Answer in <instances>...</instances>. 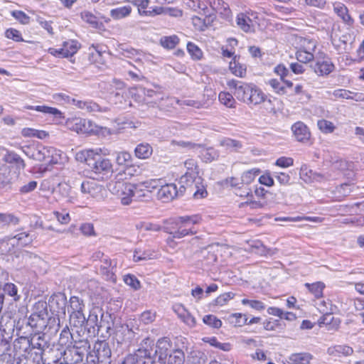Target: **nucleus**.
I'll return each instance as SVG.
<instances>
[{
	"label": "nucleus",
	"instance_id": "bb28decb",
	"mask_svg": "<svg viewBox=\"0 0 364 364\" xmlns=\"http://www.w3.org/2000/svg\"><path fill=\"white\" fill-rule=\"evenodd\" d=\"M25 109H33V110H36L37 112H42L44 114H48L53 115L55 117H58V118L63 117L62 112L59 109H58L55 107H51L45 106V105H42V106L26 105V106H25Z\"/></svg>",
	"mask_w": 364,
	"mask_h": 364
},
{
	"label": "nucleus",
	"instance_id": "4468645a",
	"mask_svg": "<svg viewBox=\"0 0 364 364\" xmlns=\"http://www.w3.org/2000/svg\"><path fill=\"white\" fill-rule=\"evenodd\" d=\"M54 151L55 149L52 147L38 146L32 152L31 158L39 161H46L48 164H53L55 163L53 158Z\"/></svg>",
	"mask_w": 364,
	"mask_h": 364
},
{
	"label": "nucleus",
	"instance_id": "dca6fc26",
	"mask_svg": "<svg viewBox=\"0 0 364 364\" xmlns=\"http://www.w3.org/2000/svg\"><path fill=\"white\" fill-rule=\"evenodd\" d=\"M86 318L83 314V311L81 312H70V324L72 327V330L76 328V332L80 335L85 334L86 331L85 328Z\"/></svg>",
	"mask_w": 364,
	"mask_h": 364
},
{
	"label": "nucleus",
	"instance_id": "5701e85b",
	"mask_svg": "<svg viewBox=\"0 0 364 364\" xmlns=\"http://www.w3.org/2000/svg\"><path fill=\"white\" fill-rule=\"evenodd\" d=\"M327 353L331 356H349L353 353V349L347 345H336L327 349Z\"/></svg>",
	"mask_w": 364,
	"mask_h": 364
},
{
	"label": "nucleus",
	"instance_id": "393cba45",
	"mask_svg": "<svg viewBox=\"0 0 364 364\" xmlns=\"http://www.w3.org/2000/svg\"><path fill=\"white\" fill-rule=\"evenodd\" d=\"M156 347L155 354H159V359H162L163 356L167 355L168 350L171 348V342L168 338L164 337L158 340Z\"/></svg>",
	"mask_w": 364,
	"mask_h": 364
},
{
	"label": "nucleus",
	"instance_id": "ddd939ff",
	"mask_svg": "<svg viewBox=\"0 0 364 364\" xmlns=\"http://www.w3.org/2000/svg\"><path fill=\"white\" fill-rule=\"evenodd\" d=\"M102 263L100 267L101 274L107 281L115 283L117 282V277L114 269L116 268L117 262L105 257L103 260H102Z\"/></svg>",
	"mask_w": 364,
	"mask_h": 364
},
{
	"label": "nucleus",
	"instance_id": "aec40b11",
	"mask_svg": "<svg viewBox=\"0 0 364 364\" xmlns=\"http://www.w3.org/2000/svg\"><path fill=\"white\" fill-rule=\"evenodd\" d=\"M333 11L348 26L353 24L354 21L349 15L348 8L343 3L336 2L333 4Z\"/></svg>",
	"mask_w": 364,
	"mask_h": 364
},
{
	"label": "nucleus",
	"instance_id": "6e6552de",
	"mask_svg": "<svg viewBox=\"0 0 364 364\" xmlns=\"http://www.w3.org/2000/svg\"><path fill=\"white\" fill-rule=\"evenodd\" d=\"M230 88L235 90V96L240 101L247 103L255 87L254 84H248L238 80H232L228 82Z\"/></svg>",
	"mask_w": 364,
	"mask_h": 364
},
{
	"label": "nucleus",
	"instance_id": "423d86ee",
	"mask_svg": "<svg viewBox=\"0 0 364 364\" xmlns=\"http://www.w3.org/2000/svg\"><path fill=\"white\" fill-rule=\"evenodd\" d=\"M186 186L181 184L179 190L177 189L176 184L168 183L160 186L157 192V198L161 201L166 203L172 200L178 196H182L186 191Z\"/></svg>",
	"mask_w": 364,
	"mask_h": 364
},
{
	"label": "nucleus",
	"instance_id": "c9c22d12",
	"mask_svg": "<svg viewBox=\"0 0 364 364\" xmlns=\"http://www.w3.org/2000/svg\"><path fill=\"white\" fill-rule=\"evenodd\" d=\"M19 221V218L11 213H0V228H4L11 225H16Z\"/></svg>",
	"mask_w": 364,
	"mask_h": 364
},
{
	"label": "nucleus",
	"instance_id": "79ce46f5",
	"mask_svg": "<svg viewBox=\"0 0 364 364\" xmlns=\"http://www.w3.org/2000/svg\"><path fill=\"white\" fill-rule=\"evenodd\" d=\"M161 183V179H151L146 181L136 186L138 187V190L140 191L146 189L151 192L153 189H156L159 187Z\"/></svg>",
	"mask_w": 364,
	"mask_h": 364
},
{
	"label": "nucleus",
	"instance_id": "864d4df0",
	"mask_svg": "<svg viewBox=\"0 0 364 364\" xmlns=\"http://www.w3.org/2000/svg\"><path fill=\"white\" fill-rule=\"evenodd\" d=\"M161 45L168 49H172L178 43V38L176 36H165L161 38Z\"/></svg>",
	"mask_w": 364,
	"mask_h": 364
},
{
	"label": "nucleus",
	"instance_id": "6ab92c4d",
	"mask_svg": "<svg viewBox=\"0 0 364 364\" xmlns=\"http://www.w3.org/2000/svg\"><path fill=\"white\" fill-rule=\"evenodd\" d=\"M53 192L68 203H73L75 200V196L72 195L71 186L65 182L59 183L58 186L53 189Z\"/></svg>",
	"mask_w": 364,
	"mask_h": 364
},
{
	"label": "nucleus",
	"instance_id": "0eeeda50",
	"mask_svg": "<svg viewBox=\"0 0 364 364\" xmlns=\"http://www.w3.org/2000/svg\"><path fill=\"white\" fill-rule=\"evenodd\" d=\"M48 320V318L42 317L37 314H31L27 319L22 321V326H19L20 321L18 322V328L19 331L23 330V324L26 321V328H30L35 334H38L43 332L47 327Z\"/></svg>",
	"mask_w": 364,
	"mask_h": 364
},
{
	"label": "nucleus",
	"instance_id": "c756f323",
	"mask_svg": "<svg viewBox=\"0 0 364 364\" xmlns=\"http://www.w3.org/2000/svg\"><path fill=\"white\" fill-rule=\"evenodd\" d=\"M265 95L262 91L255 85L252 93L250 94L249 99L246 104L249 105H258L264 101Z\"/></svg>",
	"mask_w": 364,
	"mask_h": 364
},
{
	"label": "nucleus",
	"instance_id": "3c124183",
	"mask_svg": "<svg viewBox=\"0 0 364 364\" xmlns=\"http://www.w3.org/2000/svg\"><path fill=\"white\" fill-rule=\"evenodd\" d=\"M320 312L323 314V316L319 319V323L326 326L331 325L334 321L333 309L331 308H330V309H320Z\"/></svg>",
	"mask_w": 364,
	"mask_h": 364
},
{
	"label": "nucleus",
	"instance_id": "69168bd1",
	"mask_svg": "<svg viewBox=\"0 0 364 364\" xmlns=\"http://www.w3.org/2000/svg\"><path fill=\"white\" fill-rule=\"evenodd\" d=\"M51 302L55 301L59 309H61L65 314V308L66 305V297L65 294H54L51 296Z\"/></svg>",
	"mask_w": 364,
	"mask_h": 364
},
{
	"label": "nucleus",
	"instance_id": "09e8293b",
	"mask_svg": "<svg viewBox=\"0 0 364 364\" xmlns=\"http://www.w3.org/2000/svg\"><path fill=\"white\" fill-rule=\"evenodd\" d=\"M171 144L178 146V147H180L183 149H186V150H196L199 148H201L200 144H196V143L188 141H183V140H180V141L173 140L171 141Z\"/></svg>",
	"mask_w": 364,
	"mask_h": 364
},
{
	"label": "nucleus",
	"instance_id": "6e6d98bb",
	"mask_svg": "<svg viewBox=\"0 0 364 364\" xmlns=\"http://www.w3.org/2000/svg\"><path fill=\"white\" fill-rule=\"evenodd\" d=\"M315 171L308 168L306 166H301L300 169V176L305 182L312 183L314 182Z\"/></svg>",
	"mask_w": 364,
	"mask_h": 364
},
{
	"label": "nucleus",
	"instance_id": "c85d7f7f",
	"mask_svg": "<svg viewBox=\"0 0 364 364\" xmlns=\"http://www.w3.org/2000/svg\"><path fill=\"white\" fill-rule=\"evenodd\" d=\"M153 152L152 147L147 143L138 144L134 149L135 156L141 159H149Z\"/></svg>",
	"mask_w": 364,
	"mask_h": 364
},
{
	"label": "nucleus",
	"instance_id": "e2e57ef3",
	"mask_svg": "<svg viewBox=\"0 0 364 364\" xmlns=\"http://www.w3.org/2000/svg\"><path fill=\"white\" fill-rule=\"evenodd\" d=\"M203 322L209 325L212 327L218 328L222 326V322L220 320L216 318V316L213 315H206L203 317Z\"/></svg>",
	"mask_w": 364,
	"mask_h": 364
},
{
	"label": "nucleus",
	"instance_id": "052dcab7",
	"mask_svg": "<svg viewBox=\"0 0 364 364\" xmlns=\"http://www.w3.org/2000/svg\"><path fill=\"white\" fill-rule=\"evenodd\" d=\"M153 252L151 251H141L140 249L136 250L134 253V260L135 262H139L151 259L153 256Z\"/></svg>",
	"mask_w": 364,
	"mask_h": 364
},
{
	"label": "nucleus",
	"instance_id": "39448f33",
	"mask_svg": "<svg viewBox=\"0 0 364 364\" xmlns=\"http://www.w3.org/2000/svg\"><path fill=\"white\" fill-rule=\"evenodd\" d=\"M12 259L19 268H28L41 262L40 256L26 250L16 251Z\"/></svg>",
	"mask_w": 364,
	"mask_h": 364
},
{
	"label": "nucleus",
	"instance_id": "20e7f679",
	"mask_svg": "<svg viewBox=\"0 0 364 364\" xmlns=\"http://www.w3.org/2000/svg\"><path fill=\"white\" fill-rule=\"evenodd\" d=\"M184 166L186 172L181 177L180 183L191 188L193 183L196 182V187H197L196 184L201 181V178L198 176L199 168L197 162L193 159H188L184 162Z\"/></svg>",
	"mask_w": 364,
	"mask_h": 364
},
{
	"label": "nucleus",
	"instance_id": "f8f14e48",
	"mask_svg": "<svg viewBox=\"0 0 364 364\" xmlns=\"http://www.w3.org/2000/svg\"><path fill=\"white\" fill-rule=\"evenodd\" d=\"M314 72L318 75H328L334 69V65L331 59L323 55V57L316 58V62L314 65H311Z\"/></svg>",
	"mask_w": 364,
	"mask_h": 364
},
{
	"label": "nucleus",
	"instance_id": "f3484780",
	"mask_svg": "<svg viewBox=\"0 0 364 364\" xmlns=\"http://www.w3.org/2000/svg\"><path fill=\"white\" fill-rule=\"evenodd\" d=\"M294 136L300 142H306L309 140L311 133L307 126L302 122H297L291 127Z\"/></svg>",
	"mask_w": 364,
	"mask_h": 364
},
{
	"label": "nucleus",
	"instance_id": "f704fd0d",
	"mask_svg": "<svg viewBox=\"0 0 364 364\" xmlns=\"http://www.w3.org/2000/svg\"><path fill=\"white\" fill-rule=\"evenodd\" d=\"M8 240H16L17 245L21 246H27L33 242V237L28 232H22L14 236H9Z\"/></svg>",
	"mask_w": 364,
	"mask_h": 364
},
{
	"label": "nucleus",
	"instance_id": "72a5a7b5",
	"mask_svg": "<svg viewBox=\"0 0 364 364\" xmlns=\"http://www.w3.org/2000/svg\"><path fill=\"white\" fill-rule=\"evenodd\" d=\"M75 129L77 132L82 134L90 133L93 131L92 124L90 120L78 118L75 119Z\"/></svg>",
	"mask_w": 364,
	"mask_h": 364
},
{
	"label": "nucleus",
	"instance_id": "680f3d73",
	"mask_svg": "<svg viewBox=\"0 0 364 364\" xmlns=\"http://www.w3.org/2000/svg\"><path fill=\"white\" fill-rule=\"evenodd\" d=\"M187 50L193 58L199 60L201 58L203 53L201 50L193 43L187 44Z\"/></svg>",
	"mask_w": 364,
	"mask_h": 364
},
{
	"label": "nucleus",
	"instance_id": "ea45409f",
	"mask_svg": "<svg viewBox=\"0 0 364 364\" xmlns=\"http://www.w3.org/2000/svg\"><path fill=\"white\" fill-rule=\"evenodd\" d=\"M47 308L48 306L46 301H38L33 305V312L31 314H37L39 315L40 316L48 318V313Z\"/></svg>",
	"mask_w": 364,
	"mask_h": 364
},
{
	"label": "nucleus",
	"instance_id": "de8ad7c7",
	"mask_svg": "<svg viewBox=\"0 0 364 364\" xmlns=\"http://www.w3.org/2000/svg\"><path fill=\"white\" fill-rule=\"evenodd\" d=\"M259 173V170L255 168L245 171L241 176L242 183L245 185L251 183Z\"/></svg>",
	"mask_w": 364,
	"mask_h": 364
},
{
	"label": "nucleus",
	"instance_id": "8fccbe9b",
	"mask_svg": "<svg viewBox=\"0 0 364 364\" xmlns=\"http://www.w3.org/2000/svg\"><path fill=\"white\" fill-rule=\"evenodd\" d=\"M85 307V304L83 301L80 299L78 296H71L70 299V308L71 309V312H81L83 311V309Z\"/></svg>",
	"mask_w": 364,
	"mask_h": 364
},
{
	"label": "nucleus",
	"instance_id": "5fc2aeb1",
	"mask_svg": "<svg viewBox=\"0 0 364 364\" xmlns=\"http://www.w3.org/2000/svg\"><path fill=\"white\" fill-rule=\"evenodd\" d=\"M219 100L228 107L232 108L235 107L236 103L232 95L228 92H222L219 94Z\"/></svg>",
	"mask_w": 364,
	"mask_h": 364
},
{
	"label": "nucleus",
	"instance_id": "4be33fe9",
	"mask_svg": "<svg viewBox=\"0 0 364 364\" xmlns=\"http://www.w3.org/2000/svg\"><path fill=\"white\" fill-rule=\"evenodd\" d=\"M144 100L146 104H152V106L158 105L165 97L163 92L150 89H144Z\"/></svg>",
	"mask_w": 364,
	"mask_h": 364
},
{
	"label": "nucleus",
	"instance_id": "37998d69",
	"mask_svg": "<svg viewBox=\"0 0 364 364\" xmlns=\"http://www.w3.org/2000/svg\"><path fill=\"white\" fill-rule=\"evenodd\" d=\"M132 155L127 151H120L116 154V163L119 166H129L132 162Z\"/></svg>",
	"mask_w": 364,
	"mask_h": 364
},
{
	"label": "nucleus",
	"instance_id": "4c0bfd02",
	"mask_svg": "<svg viewBox=\"0 0 364 364\" xmlns=\"http://www.w3.org/2000/svg\"><path fill=\"white\" fill-rule=\"evenodd\" d=\"M78 48L79 46L77 41L73 40L65 41L62 47V50H64V57L73 56L77 53Z\"/></svg>",
	"mask_w": 364,
	"mask_h": 364
},
{
	"label": "nucleus",
	"instance_id": "2eb2a0df",
	"mask_svg": "<svg viewBox=\"0 0 364 364\" xmlns=\"http://www.w3.org/2000/svg\"><path fill=\"white\" fill-rule=\"evenodd\" d=\"M139 191L138 187L132 183H123L122 187L121 202L123 205H129L133 200H136L140 196H136Z\"/></svg>",
	"mask_w": 364,
	"mask_h": 364
},
{
	"label": "nucleus",
	"instance_id": "cd10ccee",
	"mask_svg": "<svg viewBox=\"0 0 364 364\" xmlns=\"http://www.w3.org/2000/svg\"><path fill=\"white\" fill-rule=\"evenodd\" d=\"M196 255L199 259L205 262L208 265L213 264L217 260V256L210 250V247L202 249L197 252Z\"/></svg>",
	"mask_w": 364,
	"mask_h": 364
},
{
	"label": "nucleus",
	"instance_id": "7ed1b4c3",
	"mask_svg": "<svg viewBox=\"0 0 364 364\" xmlns=\"http://www.w3.org/2000/svg\"><path fill=\"white\" fill-rule=\"evenodd\" d=\"M110 318V314L102 313V309L99 307L93 308L90 311L88 318H86V331L95 334L96 331L98 333L101 329L105 328L107 333L111 335L113 332V323L109 321Z\"/></svg>",
	"mask_w": 364,
	"mask_h": 364
},
{
	"label": "nucleus",
	"instance_id": "a19ab883",
	"mask_svg": "<svg viewBox=\"0 0 364 364\" xmlns=\"http://www.w3.org/2000/svg\"><path fill=\"white\" fill-rule=\"evenodd\" d=\"M305 287L315 296L316 298H320L323 296V290L325 285L323 282H317L313 284L306 283Z\"/></svg>",
	"mask_w": 364,
	"mask_h": 364
},
{
	"label": "nucleus",
	"instance_id": "a878e982",
	"mask_svg": "<svg viewBox=\"0 0 364 364\" xmlns=\"http://www.w3.org/2000/svg\"><path fill=\"white\" fill-rule=\"evenodd\" d=\"M149 0H142L141 4H139V7L138 8L139 13L141 15L153 16L164 12V9L162 7L149 8V10H146L149 6Z\"/></svg>",
	"mask_w": 364,
	"mask_h": 364
},
{
	"label": "nucleus",
	"instance_id": "1a4fd4ad",
	"mask_svg": "<svg viewBox=\"0 0 364 364\" xmlns=\"http://www.w3.org/2000/svg\"><path fill=\"white\" fill-rule=\"evenodd\" d=\"M122 364H155L154 358L146 349H137L129 354Z\"/></svg>",
	"mask_w": 364,
	"mask_h": 364
},
{
	"label": "nucleus",
	"instance_id": "7c9ffc66",
	"mask_svg": "<svg viewBox=\"0 0 364 364\" xmlns=\"http://www.w3.org/2000/svg\"><path fill=\"white\" fill-rule=\"evenodd\" d=\"M200 156L206 163L217 160L219 157V151L213 147L204 148L201 146Z\"/></svg>",
	"mask_w": 364,
	"mask_h": 364
},
{
	"label": "nucleus",
	"instance_id": "0e129e2a",
	"mask_svg": "<svg viewBox=\"0 0 364 364\" xmlns=\"http://www.w3.org/2000/svg\"><path fill=\"white\" fill-rule=\"evenodd\" d=\"M336 95L344 99H352L355 100L356 101L361 100L360 96H358L357 93H353L346 90L336 91Z\"/></svg>",
	"mask_w": 364,
	"mask_h": 364
},
{
	"label": "nucleus",
	"instance_id": "f257e3e1",
	"mask_svg": "<svg viewBox=\"0 0 364 364\" xmlns=\"http://www.w3.org/2000/svg\"><path fill=\"white\" fill-rule=\"evenodd\" d=\"M172 223L176 225V230H174L173 228H171L168 226H165L162 228L160 225L154 223H144L141 225V228L146 231L155 232L163 230L165 232L172 235L171 238H168V242L172 241L174 238L181 239L186 235H194L197 232V230H195L193 227V225L196 223V220L193 217H179Z\"/></svg>",
	"mask_w": 364,
	"mask_h": 364
},
{
	"label": "nucleus",
	"instance_id": "9d476101",
	"mask_svg": "<svg viewBox=\"0 0 364 364\" xmlns=\"http://www.w3.org/2000/svg\"><path fill=\"white\" fill-rule=\"evenodd\" d=\"M18 343L25 346L26 350L31 347L33 349L36 348L41 350V353L46 348H48V343L47 341L45 339V336L40 335V333L36 334L31 339L26 336H21L19 338Z\"/></svg>",
	"mask_w": 364,
	"mask_h": 364
},
{
	"label": "nucleus",
	"instance_id": "338daca9",
	"mask_svg": "<svg viewBox=\"0 0 364 364\" xmlns=\"http://www.w3.org/2000/svg\"><path fill=\"white\" fill-rule=\"evenodd\" d=\"M11 15L22 24L29 23L30 17L21 11H13Z\"/></svg>",
	"mask_w": 364,
	"mask_h": 364
},
{
	"label": "nucleus",
	"instance_id": "774afa93",
	"mask_svg": "<svg viewBox=\"0 0 364 364\" xmlns=\"http://www.w3.org/2000/svg\"><path fill=\"white\" fill-rule=\"evenodd\" d=\"M9 161L10 163H15L17 167L20 169H23L26 166L25 162L21 156L15 153H11L9 155Z\"/></svg>",
	"mask_w": 364,
	"mask_h": 364
},
{
	"label": "nucleus",
	"instance_id": "412c9836",
	"mask_svg": "<svg viewBox=\"0 0 364 364\" xmlns=\"http://www.w3.org/2000/svg\"><path fill=\"white\" fill-rule=\"evenodd\" d=\"M309 46L308 50L300 49L296 53V59L303 63H306L314 60V56L312 51L316 48V44L314 41H309Z\"/></svg>",
	"mask_w": 364,
	"mask_h": 364
},
{
	"label": "nucleus",
	"instance_id": "58836bf2",
	"mask_svg": "<svg viewBox=\"0 0 364 364\" xmlns=\"http://www.w3.org/2000/svg\"><path fill=\"white\" fill-rule=\"evenodd\" d=\"M220 145L232 151H237L242 147V144L240 141L230 138H225L220 140Z\"/></svg>",
	"mask_w": 364,
	"mask_h": 364
},
{
	"label": "nucleus",
	"instance_id": "b1692460",
	"mask_svg": "<svg viewBox=\"0 0 364 364\" xmlns=\"http://www.w3.org/2000/svg\"><path fill=\"white\" fill-rule=\"evenodd\" d=\"M331 42L338 50L346 51L348 50V43H352V37L349 33L342 35L338 40L331 36Z\"/></svg>",
	"mask_w": 364,
	"mask_h": 364
},
{
	"label": "nucleus",
	"instance_id": "f03ea898",
	"mask_svg": "<svg viewBox=\"0 0 364 364\" xmlns=\"http://www.w3.org/2000/svg\"><path fill=\"white\" fill-rule=\"evenodd\" d=\"M76 159L85 162L95 173L107 175L112 173V164L110 160L103 158L92 150H85L77 153Z\"/></svg>",
	"mask_w": 364,
	"mask_h": 364
},
{
	"label": "nucleus",
	"instance_id": "a18cd8bd",
	"mask_svg": "<svg viewBox=\"0 0 364 364\" xmlns=\"http://www.w3.org/2000/svg\"><path fill=\"white\" fill-rule=\"evenodd\" d=\"M184 360L185 355L183 350L176 349L169 355L168 364H183Z\"/></svg>",
	"mask_w": 364,
	"mask_h": 364
},
{
	"label": "nucleus",
	"instance_id": "2f4dec72",
	"mask_svg": "<svg viewBox=\"0 0 364 364\" xmlns=\"http://www.w3.org/2000/svg\"><path fill=\"white\" fill-rule=\"evenodd\" d=\"M289 359L292 364H309L313 355L309 353H293Z\"/></svg>",
	"mask_w": 364,
	"mask_h": 364
},
{
	"label": "nucleus",
	"instance_id": "13d9d810",
	"mask_svg": "<svg viewBox=\"0 0 364 364\" xmlns=\"http://www.w3.org/2000/svg\"><path fill=\"white\" fill-rule=\"evenodd\" d=\"M269 85L279 95H284L287 93L286 87L283 85V82L277 79H271L269 81Z\"/></svg>",
	"mask_w": 364,
	"mask_h": 364
},
{
	"label": "nucleus",
	"instance_id": "a211bd4d",
	"mask_svg": "<svg viewBox=\"0 0 364 364\" xmlns=\"http://www.w3.org/2000/svg\"><path fill=\"white\" fill-rule=\"evenodd\" d=\"M73 103L75 106H77L78 108L81 109H85L88 112H102L106 113L107 112L109 109L107 107H101L97 103L92 101H82V100H73Z\"/></svg>",
	"mask_w": 364,
	"mask_h": 364
},
{
	"label": "nucleus",
	"instance_id": "c03bdc74",
	"mask_svg": "<svg viewBox=\"0 0 364 364\" xmlns=\"http://www.w3.org/2000/svg\"><path fill=\"white\" fill-rule=\"evenodd\" d=\"M233 62L230 63V69L232 73L238 77H243L246 73V66L236 61V57L234 58Z\"/></svg>",
	"mask_w": 364,
	"mask_h": 364
},
{
	"label": "nucleus",
	"instance_id": "4d7b16f0",
	"mask_svg": "<svg viewBox=\"0 0 364 364\" xmlns=\"http://www.w3.org/2000/svg\"><path fill=\"white\" fill-rule=\"evenodd\" d=\"M3 291L4 294L13 297L14 301L19 299V296L17 294L18 289L16 286L12 283L5 284L3 287Z\"/></svg>",
	"mask_w": 364,
	"mask_h": 364
},
{
	"label": "nucleus",
	"instance_id": "473e14b6",
	"mask_svg": "<svg viewBox=\"0 0 364 364\" xmlns=\"http://www.w3.org/2000/svg\"><path fill=\"white\" fill-rule=\"evenodd\" d=\"M236 23L240 29L246 33L252 31V20L243 13H240L237 16Z\"/></svg>",
	"mask_w": 364,
	"mask_h": 364
},
{
	"label": "nucleus",
	"instance_id": "603ef678",
	"mask_svg": "<svg viewBox=\"0 0 364 364\" xmlns=\"http://www.w3.org/2000/svg\"><path fill=\"white\" fill-rule=\"evenodd\" d=\"M318 129L324 134L333 133L336 129L334 124L328 120L321 119L317 122Z\"/></svg>",
	"mask_w": 364,
	"mask_h": 364
},
{
	"label": "nucleus",
	"instance_id": "bf43d9fd",
	"mask_svg": "<svg viewBox=\"0 0 364 364\" xmlns=\"http://www.w3.org/2000/svg\"><path fill=\"white\" fill-rule=\"evenodd\" d=\"M6 166H0V188H4L11 183Z\"/></svg>",
	"mask_w": 364,
	"mask_h": 364
},
{
	"label": "nucleus",
	"instance_id": "49530a36",
	"mask_svg": "<svg viewBox=\"0 0 364 364\" xmlns=\"http://www.w3.org/2000/svg\"><path fill=\"white\" fill-rule=\"evenodd\" d=\"M81 18L82 19L89 23L92 28H99L100 25L101 24L98 20L97 18L92 14L90 11H82L81 13Z\"/></svg>",
	"mask_w": 364,
	"mask_h": 364
},
{
	"label": "nucleus",
	"instance_id": "9b49d317",
	"mask_svg": "<svg viewBox=\"0 0 364 364\" xmlns=\"http://www.w3.org/2000/svg\"><path fill=\"white\" fill-rule=\"evenodd\" d=\"M95 349L98 364L111 363L112 352L108 343L105 341L97 343Z\"/></svg>",
	"mask_w": 364,
	"mask_h": 364
},
{
	"label": "nucleus",
	"instance_id": "e433bc0d",
	"mask_svg": "<svg viewBox=\"0 0 364 364\" xmlns=\"http://www.w3.org/2000/svg\"><path fill=\"white\" fill-rule=\"evenodd\" d=\"M131 6H124L112 9L110 11V16L115 20H119L128 16L131 14Z\"/></svg>",
	"mask_w": 364,
	"mask_h": 364
}]
</instances>
